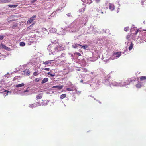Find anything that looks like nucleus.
<instances>
[{
    "label": "nucleus",
    "instance_id": "12",
    "mask_svg": "<svg viewBox=\"0 0 146 146\" xmlns=\"http://www.w3.org/2000/svg\"><path fill=\"white\" fill-rule=\"evenodd\" d=\"M24 85V84L22 83L21 84H19L16 86V87H21L23 86Z\"/></svg>",
    "mask_w": 146,
    "mask_h": 146
},
{
    "label": "nucleus",
    "instance_id": "36",
    "mask_svg": "<svg viewBox=\"0 0 146 146\" xmlns=\"http://www.w3.org/2000/svg\"><path fill=\"white\" fill-rule=\"evenodd\" d=\"M36 1H37V0H32V3H33V2H35Z\"/></svg>",
    "mask_w": 146,
    "mask_h": 146
},
{
    "label": "nucleus",
    "instance_id": "2",
    "mask_svg": "<svg viewBox=\"0 0 146 146\" xmlns=\"http://www.w3.org/2000/svg\"><path fill=\"white\" fill-rule=\"evenodd\" d=\"M111 74H109L105 77V80H104L102 82L106 85L109 84L111 82Z\"/></svg>",
    "mask_w": 146,
    "mask_h": 146
},
{
    "label": "nucleus",
    "instance_id": "23",
    "mask_svg": "<svg viewBox=\"0 0 146 146\" xmlns=\"http://www.w3.org/2000/svg\"><path fill=\"white\" fill-rule=\"evenodd\" d=\"M138 31L139 30H137V31H136L135 33H133V35L135 36H136L137 33Z\"/></svg>",
    "mask_w": 146,
    "mask_h": 146
},
{
    "label": "nucleus",
    "instance_id": "37",
    "mask_svg": "<svg viewBox=\"0 0 146 146\" xmlns=\"http://www.w3.org/2000/svg\"><path fill=\"white\" fill-rule=\"evenodd\" d=\"M83 82V80H81L80 81V82Z\"/></svg>",
    "mask_w": 146,
    "mask_h": 146
},
{
    "label": "nucleus",
    "instance_id": "5",
    "mask_svg": "<svg viewBox=\"0 0 146 146\" xmlns=\"http://www.w3.org/2000/svg\"><path fill=\"white\" fill-rule=\"evenodd\" d=\"M43 94L42 93L40 92L37 95L36 97L37 100L41 99L42 96Z\"/></svg>",
    "mask_w": 146,
    "mask_h": 146
},
{
    "label": "nucleus",
    "instance_id": "35",
    "mask_svg": "<svg viewBox=\"0 0 146 146\" xmlns=\"http://www.w3.org/2000/svg\"><path fill=\"white\" fill-rule=\"evenodd\" d=\"M95 1L97 3H98L99 2L100 0H95Z\"/></svg>",
    "mask_w": 146,
    "mask_h": 146
},
{
    "label": "nucleus",
    "instance_id": "17",
    "mask_svg": "<svg viewBox=\"0 0 146 146\" xmlns=\"http://www.w3.org/2000/svg\"><path fill=\"white\" fill-rule=\"evenodd\" d=\"M78 44H78L77 43L74 44L72 45V47L73 48H76L78 47Z\"/></svg>",
    "mask_w": 146,
    "mask_h": 146
},
{
    "label": "nucleus",
    "instance_id": "3",
    "mask_svg": "<svg viewBox=\"0 0 146 146\" xmlns=\"http://www.w3.org/2000/svg\"><path fill=\"white\" fill-rule=\"evenodd\" d=\"M49 101L47 100H42L41 102H38V106H43V105H46L48 103Z\"/></svg>",
    "mask_w": 146,
    "mask_h": 146
},
{
    "label": "nucleus",
    "instance_id": "6",
    "mask_svg": "<svg viewBox=\"0 0 146 146\" xmlns=\"http://www.w3.org/2000/svg\"><path fill=\"white\" fill-rule=\"evenodd\" d=\"M38 106V103L37 102L35 103H34L33 104H30L29 107L31 108H33L36 107Z\"/></svg>",
    "mask_w": 146,
    "mask_h": 146
},
{
    "label": "nucleus",
    "instance_id": "33",
    "mask_svg": "<svg viewBox=\"0 0 146 146\" xmlns=\"http://www.w3.org/2000/svg\"><path fill=\"white\" fill-rule=\"evenodd\" d=\"M67 15L68 16L70 17V16L71 14H70V13H68Z\"/></svg>",
    "mask_w": 146,
    "mask_h": 146
},
{
    "label": "nucleus",
    "instance_id": "20",
    "mask_svg": "<svg viewBox=\"0 0 146 146\" xmlns=\"http://www.w3.org/2000/svg\"><path fill=\"white\" fill-rule=\"evenodd\" d=\"M20 45L21 46H23L25 45V43L23 42H21L20 43Z\"/></svg>",
    "mask_w": 146,
    "mask_h": 146
},
{
    "label": "nucleus",
    "instance_id": "16",
    "mask_svg": "<svg viewBox=\"0 0 146 146\" xmlns=\"http://www.w3.org/2000/svg\"><path fill=\"white\" fill-rule=\"evenodd\" d=\"M115 54L116 55V56L117 57H119L121 56V52H117Z\"/></svg>",
    "mask_w": 146,
    "mask_h": 146
},
{
    "label": "nucleus",
    "instance_id": "14",
    "mask_svg": "<svg viewBox=\"0 0 146 146\" xmlns=\"http://www.w3.org/2000/svg\"><path fill=\"white\" fill-rule=\"evenodd\" d=\"M66 96V95L65 94H63L60 96V99H62L64 98Z\"/></svg>",
    "mask_w": 146,
    "mask_h": 146
},
{
    "label": "nucleus",
    "instance_id": "28",
    "mask_svg": "<svg viewBox=\"0 0 146 146\" xmlns=\"http://www.w3.org/2000/svg\"><path fill=\"white\" fill-rule=\"evenodd\" d=\"M47 74H48V75H50L52 77H53L54 76H55V74H52L50 72H48V73Z\"/></svg>",
    "mask_w": 146,
    "mask_h": 146
},
{
    "label": "nucleus",
    "instance_id": "4",
    "mask_svg": "<svg viewBox=\"0 0 146 146\" xmlns=\"http://www.w3.org/2000/svg\"><path fill=\"white\" fill-rule=\"evenodd\" d=\"M36 15H34L33 16L29 18L27 21V23H31L33 22V21L35 20L36 17Z\"/></svg>",
    "mask_w": 146,
    "mask_h": 146
},
{
    "label": "nucleus",
    "instance_id": "30",
    "mask_svg": "<svg viewBox=\"0 0 146 146\" xmlns=\"http://www.w3.org/2000/svg\"><path fill=\"white\" fill-rule=\"evenodd\" d=\"M2 47H3V48H5V49H7L8 48V47H7L5 45H2Z\"/></svg>",
    "mask_w": 146,
    "mask_h": 146
},
{
    "label": "nucleus",
    "instance_id": "25",
    "mask_svg": "<svg viewBox=\"0 0 146 146\" xmlns=\"http://www.w3.org/2000/svg\"><path fill=\"white\" fill-rule=\"evenodd\" d=\"M128 29H129L128 27H125L124 29V31H125L127 32L128 31Z\"/></svg>",
    "mask_w": 146,
    "mask_h": 146
},
{
    "label": "nucleus",
    "instance_id": "32",
    "mask_svg": "<svg viewBox=\"0 0 146 146\" xmlns=\"http://www.w3.org/2000/svg\"><path fill=\"white\" fill-rule=\"evenodd\" d=\"M75 54H76L77 55H78V56H81V54L80 53H78L77 52H76L75 53Z\"/></svg>",
    "mask_w": 146,
    "mask_h": 146
},
{
    "label": "nucleus",
    "instance_id": "15",
    "mask_svg": "<svg viewBox=\"0 0 146 146\" xmlns=\"http://www.w3.org/2000/svg\"><path fill=\"white\" fill-rule=\"evenodd\" d=\"M18 5H8V6L11 8H15Z\"/></svg>",
    "mask_w": 146,
    "mask_h": 146
},
{
    "label": "nucleus",
    "instance_id": "38",
    "mask_svg": "<svg viewBox=\"0 0 146 146\" xmlns=\"http://www.w3.org/2000/svg\"><path fill=\"white\" fill-rule=\"evenodd\" d=\"M27 91L26 90H25L24 91V92H27Z\"/></svg>",
    "mask_w": 146,
    "mask_h": 146
},
{
    "label": "nucleus",
    "instance_id": "10",
    "mask_svg": "<svg viewBox=\"0 0 146 146\" xmlns=\"http://www.w3.org/2000/svg\"><path fill=\"white\" fill-rule=\"evenodd\" d=\"M48 80V79L47 78H44L42 81L41 83L42 84L44 83L47 82Z\"/></svg>",
    "mask_w": 146,
    "mask_h": 146
},
{
    "label": "nucleus",
    "instance_id": "13",
    "mask_svg": "<svg viewBox=\"0 0 146 146\" xmlns=\"http://www.w3.org/2000/svg\"><path fill=\"white\" fill-rule=\"evenodd\" d=\"M141 81H146V76H142L140 77Z\"/></svg>",
    "mask_w": 146,
    "mask_h": 146
},
{
    "label": "nucleus",
    "instance_id": "9",
    "mask_svg": "<svg viewBox=\"0 0 146 146\" xmlns=\"http://www.w3.org/2000/svg\"><path fill=\"white\" fill-rule=\"evenodd\" d=\"M63 87V85H61V86H53L52 88H56L60 90Z\"/></svg>",
    "mask_w": 146,
    "mask_h": 146
},
{
    "label": "nucleus",
    "instance_id": "26",
    "mask_svg": "<svg viewBox=\"0 0 146 146\" xmlns=\"http://www.w3.org/2000/svg\"><path fill=\"white\" fill-rule=\"evenodd\" d=\"M4 37L5 36L4 35H0V40L3 39Z\"/></svg>",
    "mask_w": 146,
    "mask_h": 146
},
{
    "label": "nucleus",
    "instance_id": "8",
    "mask_svg": "<svg viewBox=\"0 0 146 146\" xmlns=\"http://www.w3.org/2000/svg\"><path fill=\"white\" fill-rule=\"evenodd\" d=\"M11 0H0V3H7L10 2Z\"/></svg>",
    "mask_w": 146,
    "mask_h": 146
},
{
    "label": "nucleus",
    "instance_id": "22",
    "mask_svg": "<svg viewBox=\"0 0 146 146\" xmlns=\"http://www.w3.org/2000/svg\"><path fill=\"white\" fill-rule=\"evenodd\" d=\"M66 90L68 91H73V89H72L71 88H67L66 89Z\"/></svg>",
    "mask_w": 146,
    "mask_h": 146
},
{
    "label": "nucleus",
    "instance_id": "42",
    "mask_svg": "<svg viewBox=\"0 0 146 146\" xmlns=\"http://www.w3.org/2000/svg\"><path fill=\"white\" fill-rule=\"evenodd\" d=\"M144 31H146V30H143Z\"/></svg>",
    "mask_w": 146,
    "mask_h": 146
},
{
    "label": "nucleus",
    "instance_id": "29",
    "mask_svg": "<svg viewBox=\"0 0 146 146\" xmlns=\"http://www.w3.org/2000/svg\"><path fill=\"white\" fill-rule=\"evenodd\" d=\"M39 80L40 79L38 78H36L35 80V81L36 82H38Z\"/></svg>",
    "mask_w": 146,
    "mask_h": 146
},
{
    "label": "nucleus",
    "instance_id": "41",
    "mask_svg": "<svg viewBox=\"0 0 146 146\" xmlns=\"http://www.w3.org/2000/svg\"><path fill=\"white\" fill-rule=\"evenodd\" d=\"M78 70H80V69H79Z\"/></svg>",
    "mask_w": 146,
    "mask_h": 146
},
{
    "label": "nucleus",
    "instance_id": "11",
    "mask_svg": "<svg viewBox=\"0 0 146 146\" xmlns=\"http://www.w3.org/2000/svg\"><path fill=\"white\" fill-rule=\"evenodd\" d=\"M134 44L132 43V42H131V43L130 44V45L129 46V50H131L133 48V46Z\"/></svg>",
    "mask_w": 146,
    "mask_h": 146
},
{
    "label": "nucleus",
    "instance_id": "7",
    "mask_svg": "<svg viewBox=\"0 0 146 146\" xmlns=\"http://www.w3.org/2000/svg\"><path fill=\"white\" fill-rule=\"evenodd\" d=\"M53 61V60H50L48 61H46L45 62H43V64L45 65H47L48 64H51L52 62Z\"/></svg>",
    "mask_w": 146,
    "mask_h": 146
},
{
    "label": "nucleus",
    "instance_id": "27",
    "mask_svg": "<svg viewBox=\"0 0 146 146\" xmlns=\"http://www.w3.org/2000/svg\"><path fill=\"white\" fill-rule=\"evenodd\" d=\"M38 74V72H35L33 73V75L35 76H36Z\"/></svg>",
    "mask_w": 146,
    "mask_h": 146
},
{
    "label": "nucleus",
    "instance_id": "34",
    "mask_svg": "<svg viewBox=\"0 0 146 146\" xmlns=\"http://www.w3.org/2000/svg\"><path fill=\"white\" fill-rule=\"evenodd\" d=\"M129 35L127 36V37H126L127 39H129Z\"/></svg>",
    "mask_w": 146,
    "mask_h": 146
},
{
    "label": "nucleus",
    "instance_id": "1",
    "mask_svg": "<svg viewBox=\"0 0 146 146\" xmlns=\"http://www.w3.org/2000/svg\"><path fill=\"white\" fill-rule=\"evenodd\" d=\"M132 82L131 78H128L127 80H122L120 83V86H123L129 84L130 82Z\"/></svg>",
    "mask_w": 146,
    "mask_h": 146
},
{
    "label": "nucleus",
    "instance_id": "21",
    "mask_svg": "<svg viewBox=\"0 0 146 146\" xmlns=\"http://www.w3.org/2000/svg\"><path fill=\"white\" fill-rule=\"evenodd\" d=\"M141 86V85L140 84H138L136 85V87L138 88H140Z\"/></svg>",
    "mask_w": 146,
    "mask_h": 146
},
{
    "label": "nucleus",
    "instance_id": "18",
    "mask_svg": "<svg viewBox=\"0 0 146 146\" xmlns=\"http://www.w3.org/2000/svg\"><path fill=\"white\" fill-rule=\"evenodd\" d=\"M78 45L79 46H81V48H83V49H85L86 48L88 47V46L87 45H82L80 44H78Z\"/></svg>",
    "mask_w": 146,
    "mask_h": 146
},
{
    "label": "nucleus",
    "instance_id": "19",
    "mask_svg": "<svg viewBox=\"0 0 146 146\" xmlns=\"http://www.w3.org/2000/svg\"><path fill=\"white\" fill-rule=\"evenodd\" d=\"M109 8L111 10H113L114 8L113 5L111 4H110L109 6Z\"/></svg>",
    "mask_w": 146,
    "mask_h": 146
},
{
    "label": "nucleus",
    "instance_id": "31",
    "mask_svg": "<svg viewBox=\"0 0 146 146\" xmlns=\"http://www.w3.org/2000/svg\"><path fill=\"white\" fill-rule=\"evenodd\" d=\"M44 70L46 71H49L50 70V69L48 68H44Z\"/></svg>",
    "mask_w": 146,
    "mask_h": 146
},
{
    "label": "nucleus",
    "instance_id": "24",
    "mask_svg": "<svg viewBox=\"0 0 146 146\" xmlns=\"http://www.w3.org/2000/svg\"><path fill=\"white\" fill-rule=\"evenodd\" d=\"M85 8H83L82 9H81L79 10L80 12H84L85 11Z\"/></svg>",
    "mask_w": 146,
    "mask_h": 146
},
{
    "label": "nucleus",
    "instance_id": "40",
    "mask_svg": "<svg viewBox=\"0 0 146 146\" xmlns=\"http://www.w3.org/2000/svg\"><path fill=\"white\" fill-rule=\"evenodd\" d=\"M101 13H103V12H101Z\"/></svg>",
    "mask_w": 146,
    "mask_h": 146
},
{
    "label": "nucleus",
    "instance_id": "39",
    "mask_svg": "<svg viewBox=\"0 0 146 146\" xmlns=\"http://www.w3.org/2000/svg\"><path fill=\"white\" fill-rule=\"evenodd\" d=\"M118 85H119L118 84H117V85H116V86H118Z\"/></svg>",
    "mask_w": 146,
    "mask_h": 146
}]
</instances>
